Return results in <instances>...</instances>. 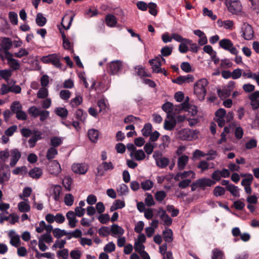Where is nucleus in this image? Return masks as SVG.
I'll use <instances>...</instances> for the list:
<instances>
[{
    "label": "nucleus",
    "instance_id": "obj_1",
    "mask_svg": "<svg viewBox=\"0 0 259 259\" xmlns=\"http://www.w3.org/2000/svg\"><path fill=\"white\" fill-rule=\"evenodd\" d=\"M208 83L206 79L202 78L198 80L194 85V93L201 101L204 100L207 92L206 87Z\"/></svg>",
    "mask_w": 259,
    "mask_h": 259
},
{
    "label": "nucleus",
    "instance_id": "obj_2",
    "mask_svg": "<svg viewBox=\"0 0 259 259\" xmlns=\"http://www.w3.org/2000/svg\"><path fill=\"white\" fill-rule=\"evenodd\" d=\"M60 56L57 54H52L48 56H43L41 61L44 63H51L55 67L61 68L62 64L60 62Z\"/></svg>",
    "mask_w": 259,
    "mask_h": 259
},
{
    "label": "nucleus",
    "instance_id": "obj_3",
    "mask_svg": "<svg viewBox=\"0 0 259 259\" xmlns=\"http://www.w3.org/2000/svg\"><path fill=\"white\" fill-rule=\"evenodd\" d=\"M196 131L188 128H185L178 132V138L181 140L192 141L195 138Z\"/></svg>",
    "mask_w": 259,
    "mask_h": 259
},
{
    "label": "nucleus",
    "instance_id": "obj_4",
    "mask_svg": "<svg viewBox=\"0 0 259 259\" xmlns=\"http://www.w3.org/2000/svg\"><path fill=\"white\" fill-rule=\"evenodd\" d=\"M219 46L225 50L229 51L231 54L236 55L238 51L234 47L232 41L228 38H224L219 41Z\"/></svg>",
    "mask_w": 259,
    "mask_h": 259
},
{
    "label": "nucleus",
    "instance_id": "obj_5",
    "mask_svg": "<svg viewBox=\"0 0 259 259\" xmlns=\"http://www.w3.org/2000/svg\"><path fill=\"white\" fill-rule=\"evenodd\" d=\"M122 62L120 60L113 61L107 64V71L109 74L116 75L122 68Z\"/></svg>",
    "mask_w": 259,
    "mask_h": 259
},
{
    "label": "nucleus",
    "instance_id": "obj_6",
    "mask_svg": "<svg viewBox=\"0 0 259 259\" xmlns=\"http://www.w3.org/2000/svg\"><path fill=\"white\" fill-rule=\"evenodd\" d=\"M226 5L228 11L233 14H237L241 11V5L239 0H228Z\"/></svg>",
    "mask_w": 259,
    "mask_h": 259
},
{
    "label": "nucleus",
    "instance_id": "obj_7",
    "mask_svg": "<svg viewBox=\"0 0 259 259\" xmlns=\"http://www.w3.org/2000/svg\"><path fill=\"white\" fill-rule=\"evenodd\" d=\"M12 46L13 41L10 38L3 37L1 42V48H0V51H3L5 56H11L12 53L9 52V50L12 48Z\"/></svg>",
    "mask_w": 259,
    "mask_h": 259
},
{
    "label": "nucleus",
    "instance_id": "obj_8",
    "mask_svg": "<svg viewBox=\"0 0 259 259\" xmlns=\"http://www.w3.org/2000/svg\"><path fill=\"white\" fill-rule=\"evenodd\" d=\"M242 36L246 40H250L253 37V30L250 25L244 23L241 26Z\"/></svg>",
    "mask_w": 259,
    "mask_h": 259
},
{
    "label": "nucleus",
    "instance_id": "obj_9",
    "mask_svg": "<svg viewBox=\"0 0 259 259\" xmlns=\"http://www.w3.org/2000/svg\"><path fill=\"white\" fill-rule=\"evenodd\" d=\"M48 170L50 174L58 176L61 171L60 164L57 160H51L48 164Z\"/></svg>",
    "mask_w": 259,
    "mask_h": 259
},
{
    "label": "nucleus",
    "instance_id": "obj_10",
    "mask_svg": "<svg viewBox=\"0 0 259 259\" xmlns=\"http://www.w3.org/2000/svg\"><path fill=\"white\" fill-rule=\"evenodd\" d=\"M71 168L74 173L84 175L88 170V165L84 163H74L72 164Z\"/></svg>",
    "mask_w": 259,
    "mask_h": 259
},
{
    "label": "nucleus",
    "instance_id": "obj_11",
    "mask_svg": "<svg viewBox=\"0 0 259 259\" xmlns=\"http://www.w3.org/2000/svg\"><path fill=\"white\" fill-rule=\"evenodd\" d=\"M10 155L11 156V160L10 163V165L11 167H14L16 165L17 162L21 157V152L18 149H14L10 151Z\"/></svg>",
    "mask_w": 259,
    "mask_h": 259
},
{
    "label": "nucleus",
    "instance_id": "obj_12",
    "mask_svg": "<svg viewBox=\"0 0 259 259\" xmlns=\"http://www.w3.org/2000/svg\"><path fill=\"white\" fill-rule=\"evenodd\" d=\"M149 63L152 66L153 72L157 73L162 72V69L160 68L161 66L160 58L156 57L155 59L150 60Z\"/></svg>",
    "mask_w": 259,
    "mask_h": 259
},
{
    "label": "nucleus",
    "instance_id": "obj_13",
    "mask_svg": "<svg viewBox=\"0 0 259 259\" xmlns=\"http://www.w3.org/2000/svg\"><path fill=\"white\" fill-rule=\"evenodd\" d=\"M32 136L29 139L28 143L29 144V147L33 148L35 146L36 143L39 140L42 139V133L37 130L33 131Z\"/></svg>",
    "mask_w": 259,
    "mask_h": 259
},
{
    "label": "nucleus",
    "instance_id": "obj_14",
    "mask_svg": "<svg viewBox=\"0 0 259 259\" xmlns=\"http://www.w3.org/2000/svg\"><path fill=\"white\" fill-rule=\"evenodd\" d=\"M194 80V77L191 74H188L187 76H179L176 79L172 80V82L181 85L186 81L192 82Z\"/></svg>",
    "mask_w": 259,
    "mask_h": 259
},
{
    "label": "nucleus",
    "instance_id": "obj_15",
    "mask_svg": "<svg viewBox=\"0 0 259 259\" xmlns=\"http://www.w3.org/2000/svg\"><path fill=\"white\" fill-rule=\"evenodd\" d=\"M199 188H204L205 187H210L215 184V182L209 178H203L197 180Z\"/></svg>",
    "mask_w": 259,
    "mask_h": 259
},
{
    "label": "nucleus",
    "instance_id": "obj_16",
    "mask_svg": "<svg viewBox=\"0 0 259 259\" xmlns=\"http://www.w3.org/2000/svg\"><path fill=\"white\" fill-rule=\"evenodd\" d=\"M14 55L12 54L11 56H6V59L8 61L9 65L14 70H18L20 68V64L18 60L13 58Z\"/></svg>",
    "mask_w": 259,
    "mask_h": 259
},
{
    "label": "nucleus",
    "instance_id": "obj_17",
    "mask_svg": "<svg viewBox=\"0 0 259 259\" xmlns=\"http://www.w3.org/2000/svg\"><path fill=\"white\" fill-rule=\"evenodd\" d=\"M66 218L69 221V225L71 228H74L76 227V224L77 220L75 218V214L74 211L70 210L66 213Z\"/></svg>",
    "mask_w": 259,
    "mask_h": 259
},
{
    "label": "nucleus",
    "instance_id": "obj_18",
    "mask_svg": "<svg viewBox=\"0 0 259 259\" xmlns=\"http://www.w3.org/2000/svg\"><path fill=\"white\" fill-rule=\"evenodd\" d=\"M87 116V113L82 109H78L74 114L75 118L79 121L80 123H84L85 122Z\"/></svg>",
    "mask_w": 259,
    "mask_h": 259
},
{
    "label": "nucleus",
    "instance_id": "obj_19",
    "mask_svg": "<svg viewBox=\"0 0 259 259\" xmlns=\"http://www.w3.org/2000/svg\"><path fill=\"white\" fill-rule=\"evenodd\" d=\"M105 22L108 27H114L117 24V21L116 17L112 14H107L105 17Z\"/></svg>",
    "mask_w": 259,
    "mask_h": 259
},
{
    "label": "nucleus",
    "instance_id": "obj_20",
    "mask_svg": "<svg viewBox=\"0 0 259 259\" xmlns=\"http://www.w3.org/2000/svg\"><path fill=\"white\" fill-rule=\"evenodd\" d=\"M28 175L33 179H38L42 175V170L39 167H35L30 170Z\"/></svg>",
    "mask_w": 259,
    "mask_h": 259
},
{
    "label": "nucleus",
    "instance_id": "obj_21",
    "mask_svg": "<svg viewBox=\"0 0 259 259\" xmlns=\"http://www.w3.org/2000/svg\"><path fill=\"white\" fill-rule=\"evenodd\" d=\"M189 160V157L186 155H182L179 157L178 160V167L180 170L184 169Z\"/></svg>",
    "mask_w": 259,
    "mask_h": 259
},
{
    "label": "nucleus",
    "instance_id": "obj_22",
    "mask_svg": "<svg viewBox=\"0 0 259 259\" xmlns=\"http://www.w3.org/2000/svg\"><path fill=\"white\" fill-rule=\"evenodd\" d=\"M111 232L112 233L113 236H114L115 235L120 236L124 234V231L122 227L119 226L118 225L113 224L111 227Z\"/></svg>",
    "mask_w": 259,
    "mask_h": 259
},
{
    "label": "nucleus",
    "instance_id": "obj_23",
    "mask_svg": "<svg viewBox=\"0 0 259 259\" xmlns=\"http://www.w3.org/2000/svg\"><path fill=\"white\" fill-rule=\"evenodd\" d=\"M218 94L222 99L229 97L232 92V89L225 88L222 90L219 89L217 90Z\"/></svg>",
    "mask_w": 259,
    "mask_h": 259
},
{
    "label": "nucleus",
    "instance_id": "obj_24",
    "mask_svg": "<svg viewBox=\"0 0 259 259\" xmlns=\"http://www.w3.org/2000/svg\"><path fill=\"white\" fill-rule=\"evenodd\" d=\"M169 160L166 157H160L159 159H156V163L158 167L161 168H165L169 164Z\"/></svg>",
    "mask_w": 259,
    "mask_h": 259
},
{
    "label": "nucleus",
    "instance_id": "obj_25",
    "mask_svg": "<svg viewBox=\"0 0 259 259\" xmlns=\"http://www.w3.org/2000/svg\"><path fill=\"white\" fill-rule=\"evenodd\" d=\"M89 139L92 142L96 143L99 137V131L95 129L89 130L88 133Z\"/></svg>",
    "mask_w": 259,
    "mask_h": 259
},
{
    "label": "nucleus",
    "instance_id": "obj_26",
    "mask_svg": "<svg viewBox=\"0 0 259 259\" xmlns=\"http://www.w3.org/2000/svg\"><path fill=\"white\" fill-rule=\"evenodd\" d=\"M226 189L230 192L233 196L237 197L240 196L239 189L237 186L233 184H230L229 186L226 187Z\"/></svg>",
    "mask_w": 259,
    "mask_h": 259
},
{
    "label": "nucleus",
    "instance_id": "obj_27",
    "mask_svg": "<svg viewBox=\"0 0 259 259\" xmlns=\"http://www.w3.org/2000/svg\"><path fill=\"white\" fill-rule=\"evenodd\" d=\"M176 125V120L171 117V121L165 120L164 122V128L166 130L171 131Z\"/></svg>",
    "mask_w": 259,
    "mask_h": 259
},
{
    "label": "nucleus",
    "instance_id": "obj_28",
    "mask_svg": "<svg viewBox=\"0 0 259 259\" xmlns=\"http://www.w3.org/2000/svg\"><path fill=\"white\" fill-rule=\"evenodd\" d=\"M164 240L167 243L172 241V231L170 229H167L162 232Z\"/></svg>",
    "mask_w": 259,
    "mask_h": 259
},
{
    "label": "nucleus",
    "instance_id": "obj_29",
    "mask_svg": "<svg viewBox=\"0 0 259 259\" xmlns=\"http://www.w3.org/2000/svg\"><path fill=\"white\" fill-rule=\"evenodd\" d=\"M160 218L164 222L165 225L169 226L171 225L172 220L166 214L165 210H162V214L160 215Z\"/></svg>",
    "mask_w": 259,
    "mask_h": 259
},
{
    "label": "nucleus",
    "instance_id": "obj_30",
    "mask_svg": "<svg viewBox=\"0 0 259 259\" xmlns=\"http://www.w3.org/2000/svg\"><path fill=\"white\" fill-rule=\"evenodd\" d=\"M10 109L12 113L16 114L22 109V106L19 101H14L11 104Z\"/></svg>",
    "mask_w": 259,
    "mask_h": 259
},
{
    "label": "nucleus",
    "instance_id": "obj_31",
    "mask_svg": "<svg viewBox=\"0 0 259 259\" xmlns=\"http://www.w3.org/2000/svg\"><path fill=\"white\" fill-rule=\"evenodd\" d=\"M189 41H183L181 42L179 46V51L181 53H186L188 51V45L191 44V40L188 39Z\"/></svg>",
    "mask_w": 259,
    "mask_h": 259
},
{
    "label": "nucleus",
    "instance_id": "obj_32",
    "mask_svg": "<svg viewBox=\"0 0 259 259\" xmlns=\"http://www.w3.org/2000/svg\"><path fill=\"white\" fill-rule=\"evenodd\" d=\"M40 111L41 110L39 108L33 106L29 108L28 113L30 116L36 118L39 116Z\"/></svg>",
    "mask_w": 259,
    "mask_h": 259
},
{
    "label": "nucleus",
    "instance_id": "obj_33",
    "mask_svg": "<svg viewBox=\"0 0 259 259\" xmlns=\"http://www.w3.org/2000/svg\"><path fill=\"white\" fill-rule=\"evenodd\" d=\"M62 143V140L60 137H53L51 138L50 140V145L52 146V147L56 148L60 145H61Z\"/></svg>",
    "mask_w": 259,
    "mask_h": 259
},
{
    "label": "nucleus",
    "instance_id": "obj_34",
    "mask_svg": "<svg viewBox=\"0 0 259 259\" xmlns=\"http://www.w3.org/2000/svg\"><path fill=\"white\" fill-rule=\"evenodd\" d=\"M57 154V150L54 147H51L47 151L46 157L47 159H48L49 160H53L52 159Z\"/></svg>",
    "mask_w": 259,
    "mask_h": 259
},
{
    "label": "nucleus",
    "instance_id": "obj_35",
    "mask_svg": "<svg viewBox=\"0 0 259 259\" xmlns=\"http://www.w3.org/2000/svg\"><path fill=\"white\" fill-rule=\"evenodd\" d=\"M18 207L20 211L27 212L30 211V205L24 201H21L18 203Z\"/></svg>",
    "mask_w": 259,
    "mask_h": 259
},
{
    "label": "nucleus",
    "instance_id": "obj_36",
    "mask_svg": "<svg viewBox=\"0 0 259 259\" xmlns=\"http://www.w3.org/2000/svg\"><path fill=\"white\" fill-rule=\"evenodd\" d=\"M36 23L40 27L44 26L47 23V19L42 14L38 13L36 16Z\"/></svg>",
    "mask_w": 259,
    "mask_h": 259
},
{
    "label": "nucleus",
    "instance_id": "obj_37",
    "mask_svg": "<svg viewBox=\"0 0 259 259\" xmlns=\"http://www.w3.org/2000/svg\"><path fill=\"white\" fill-rule=\"evenodd\" d=\"M10 156V151L8 149L0 151V163H4Z\"/></svg>",
    "mask_w": 259,
    "mask_h": 259
},
{
    "label": "nucleus",
    "instance_id": "obj_38",
    "mask_svg": "<svg viewBox=\"0 0 259 259\" xmlns=\"http://www.w3.org/2000/svg\"><path fill=\"white\" fill-rule=\"evenodd\" d=\"M56 114L62 118H66L68 115V110L65 108L58 107L55 109Z\"/></svg>",
    "mask_w": 259,
    "mask_h": 259
},
{
    "label": "nucleus",
    "instance_id": "obj_39",
    "mask_svg": "<svg viewBox=\"0 0 259 259\" xmlns=\"http://www.w3.org/2000/svg\"><path fill=\"white\" fill-rule=\"evenodd\" d=\"M152 125L150 123H146L142 130V135L145 137L149 136L152 132Z\"/></svg>",
    "mask_w": 259,
    "mask_h": 259
},
{
    "label": "nucleus",
    "instance_id": "obj_40",
    "mask_svg": "<svg viewBox=\"0 0 259 259\" xmlns=\"http://www.w3.org/2000/svg\"><path fill=\"white\" fill-rule=\"evenodd\" d=\"M82 102V98L79 95L76 96L70 101V104L72 107H76L80 105Z\"/></svg>",
    "mask_w": 259,
    "mask_h": 259
},
{
    "label": "nucleus",
    "instance_id": "obj_41",
    "mask_svg": "<svg viewBox=\"0 0 259 259\" xmlns=\"http://www.w3.org/2000/svg\"><path fill=\"white\" fill-rule=\"evenodd\" d=\"M53 234L55 238H60L64 235H67L68 233L64 230H61L59 228H55L53 231Z\"/></svg>",
    "mask_w": 259,
    "mask_h": 259
},
{
    "label": "nucleus",
    "instance_id": "obj_42",
    "mask_svg": "<svg viewBox=\"0 0 259 259\" xmlns=\"http://www.w3.org/2000/svg\"><path fill=\"white\" fill-rule=\"evenodd\" d=\"M62 191V188L59 185H55L53 190L54 199L58 201L60 200V195Z\"/></svg>",
    "mask_w": 259,
    "mask_h": 259
},
{
    "label": "nucleus",
    "instance_id": "obj_43",
    "mask_svg": "<svg viewBox=\"0 0 259 259\" xmlns=\"http://www.w3.org/2000/svg\"><path fill=\"white\" fill-rule=\"evenodd\" d=\"M133 156L138 161L144 160L146 156L144 152L141 149L138 150H136L134 153Z\"/></svg>",
    "mask_w": 259,
    "mask_h": 259
},
{
    "label": "nucleus",
    "instance_id": "obj_44",
    "mask_svg": "<svg viewBox=\"0 0 259 259\" xmlns=\"http://www.w3.org/2000/svg\"><path fill=\"white\" fill-rule=\"evenodd\" d=\"M162 109L168 115L172 112L174 109V105L170 102H167L162 106Z\"/></svg>",
    "mask_w": 259,
    "mask_h": 259
},
{
    "label": "nucleus",
    "instance_id": "obj_45",
    "mask_svg": "<svg viewBox=\"0 0 259 259\" xmlns=\"http://www.w3.org/2000/svg\"><path fill=\"white\" fill-rule=\"evenodd\" d=\"M148 8H149V13L153 16H156L157 14V10L156 9L157 5L153 2L148 4Z\"/></svg>",
    "mask_w": 259,
    "mask_h": 259
},
{
    "label": "nucleus",
    "instance_id": "obj_46",
    "mask_svg": "<svg viewBox=\"0 0 259 259\" xmlns=\"http://www.w3.org/2000/svg\"><path fill=\"white\" fill-rule=\"evenodd\" d=\"M100 236L107 237L111 233V229L108 227L102 226L98 230Z\"/></svg>",
    "mask_w": 259,
    "mask_h": 259
},
{
    "label": "nucleus",
    "instance_id": "obj_47",
    "mask_svg": "<svg viewBox=\"0 0 259 259\" xmlns=\"http://www.w3.org/2000/svg\"><path fill=\"white\" fill-rule=\"evenodd\" d=\"M153 184L151 180H147L141 183V187L145 191L149 190L153 187Z\"/></svg>",
    "mask_w": 259,
    "mask_h": 259
},
{
    "label": "nucleus",
    "instance_id": "obj_48",
    "mask_svg": "<svg viewBox=\"0 0 259 259\" xmlns=\"http://www.w3.org/2000/svg\"><path fill=\"white\" fill-rule=\"evenodd\" d=\"M172 47L165 46L161 50V54L164 57H167L170 55L172 52Z\"/></svg>",
    "mask_w": 259,
    "mask_h": 259
},
{
    "label": "nucleus",
    "instance_id": "obj_49",
    "mask_svg": "<svg viewBox=\"0 0 259 259\" xmlns=\"http://www.w3.org/2000/svg\"><path fill=\"white\" fill-rule=\"evenodd\" d=\"M136 69L137 70V75L141 77H151V75L150 73H147L144 68L142 67L137 66L136 67Z\"/></svg>",
    "mask_w": 259,
    "mask_h": 259
},
{
    "label": "nucleus",
    "instance_id": "obj_50",
    "mask_svg": "<svg viewBox=\"0 0 259 259\" xmlns=\"http://www.w3.org/2000/svg\"><path fill=\"white\" fill-rule=\"evenodd\" d=\"M12 75V71L8 69L0 70V76L7 80Z\"/></svg>",
    "mask_w": 259,
    "mask_h": 259
},
{
    "label": "nucleus",
    "instance_id": "obj_51",
    "mask_svg": "<svg viewBox=\"0 0 259 259\" xmlns=\"http://www.w3.org/2000/svg\"><path fill=\"white\" fill-rule=\"evenodd\" d=\"M74 202V197L71 194L68 193L64 197V203L67 206H71Z\"/></svg>",
    "mask_w": 259,
    "mask_h": 259
},
{
    "label": "nucleus",
    "instance_id": "obj_52",
    "mask_svg": "<svg viewBox=\"0 0 259 259\" xmlns=\"http://www.w3.org/2000/svg\"><path fill=\"white\" fill-rule=\"evenodd\" d=\"M225 189L222 187L218 186L213 190V194L215 196H221L225 194Z\"/></svg>",
    "mask_w": 259,
    "mask_h": 259
},
{
    "label": "nucleus",
    "instance_id": "obj_53",
    "mask_svg": "<svg viewBox=\"0 0 259 259\" xmlns=\"http://www.w3.org/2000/svg\"><path fill=\"white\" fill-rule=\"evenodd\" d=\"M117 191L118 193H120L121 195H125L128 192V188L126 185L121 184L117 188Z\"/></svg>",
    "mask_w": 259,
    "mask_h": 259
},
{
    "label": "nucleus",
    "instance_id": "obj_54",
    "mask_svg": "<svg viewBox=\"0 0 259 259\" xmlns=\"http://www.w3.org/2000/svg\"><path fill=\"white\" fill-rule=\"evenodd\" d=\"M197 167L199 169H201V171L203 172L208 169L209 163L206 160H201L197 165Z\"/></svg>",
    "mask_w": 259,
    "mask_h": 259
},
{
    "label": "nucleus",
    "instance_id": "obj_55",
    "mask_svg": "<svg viewBox=\"0 0 259 259\" xmlns=\"http://www.w3.org/2000/svg\"><path fill=\"white\" fill-rule=\"evenodd\" d=\"M20 237L18 235H16L14 237H11L10 240V244L16 247L20 245Z\"/></svg>",
    "mask_w": 259,
    "mask_h": 259
},
{
    "label": "nucleus",
    "instance_id": "obj_56",
    "mask_svg": "<svg viewBox=\"0 0 259 259\" xmlns=\"http://www.w3.org/2000/svg\"><path fill=\"white\" fill-rule=\"evenodd\" d=\"M9 17L12 24L13 25H17L18 24V15L16 13L10 12L9 13Z\"/></svg>",
    "mask_w": 259,
    "mask_h": 259
},
{
    "label": "nucleus",
    "instance_id": "obj_57",
    "mask_svg": "<svg viewBox=\"0 0 259 259\" xmlns=\"http://www.w3.org/2000/svg\"><path fill=\"white\" fill-rule=\"evenodd\" d=\"M167 210L171 212V215L172 217H177L179 213V209L175 208L172 205H168L167 206Z\"/></svg>",
    "mask_w": 259,
    "mask_h": 259
},
{
    "label": "nucleus",
    "instance_id": "obj_58",
    "mask_svg": "<svg viewBox=\"0 0 259 259\" xmlns=\"http://www.w3.org/2000/svg\"><path fill=\"white\" fill-rule=\"evenodd\" d=\"M27 172V168L25 166L21 167H17L15 169L13 170L12 172L15 175H23V172L25 174Z\"/></svg>",
    "mask_w": 259,
    "mask_h": 259
},
{
    "label": "nucleus",
    "instance_id": "obj_59",
    "mask_svg": "<svg viewBox=\"0 0 259 259\" xmlns=\"http://www.w3.org/2000/svg\"><path fill=\"white\" fill-rule=\"evenodd\" d=\"M68 250L63 248L57 251V255L58 257H62L63 259H67L68 257Z\"/></svg>",
    "mask_w": 259,
    "mask_h": 259
},
{
    "label": "nucleus",
    "instance_id": "obj_60",
    "mask_svg": "<svg viewBox=\"0 0 259 259\" xmlns=\"http://www.w3.org/2000/svg\"><path fill=\"white\" fill-rule=\"evenodd\" d=\"M253 180V177L252 175H248V178L243 179L241 183V185L245 187L250 186Z\"/></svg>",
    "mask_w": 259,
    "mask_h": 259
},
{
    "label": "nucleus",
    "instance_id": "obj_61",
    "mask_svg": "<svg viewBox=\"0 0 259 259\" xmlns=\"http://www.w3.org/2000/svg\"><path fill=\"white\" fill-rule=\"evenodd\" d=\"M100 222L103 224H107L110 220L109 215L107 213L101 214L98 218Z\"/></svg>",
    "mask_w": 259,
    "mask_h": 259
},
{
    "label": "nucleus",
    "instance_id": "obj_62",
    "mask_svg": "<svg viewBox=\"0 0 259 259\" xmlns=\"http://www.w3.org/2000/svg\"><path fill=\"white\" fill-rule=\"evenodd\" d=\"M224 255L222 251L214 249L213 251L212 259H224Z\"/></svg>",
    "mask_w": 259,
    "mask_h": 259
},
{
    "label": "nucleus",
    "instance_id": "obj_63",
    "mask_svg": "<svg viewBox=\"0 0 259 259\" xmlns=\"http://www.w3.org/2000/svg\"><path fill=\"white\" fill-rule=\"evenodd\" d=\"M248 98L251 101L250 105L251 106V104H252V103H254L258 100L257 99L259 98V91L254 92L251 94L249 96Z\"/></svg>",
    "mask_w": 259,
    "mask_h": 259
},
{
    "label": "nucleus",
    "instance_id": "obj_64",
    "mask_svg": "<svg viewBox=\"0 0 259 259\" xmlns=\"http://www.w3.org/2000/svg\"><path fill=\"white\" fill-rule=\"evenodd\" d=\"M71 96V92L69 90H61L60 92V98L64 100H68Z\"/></svg>",
    "mask_w": 259,
    "mask_h": 259
}]
</instances>
